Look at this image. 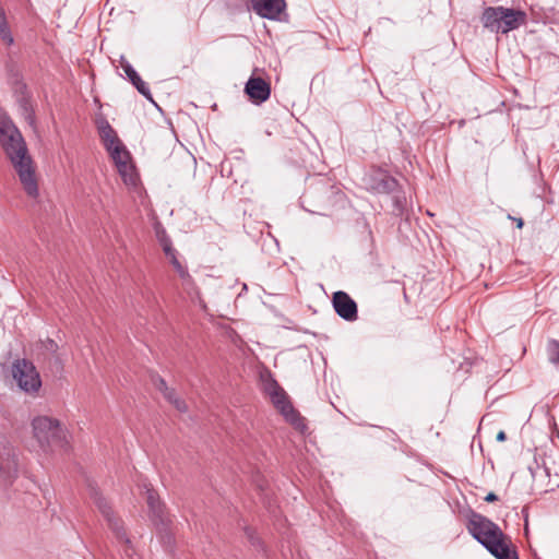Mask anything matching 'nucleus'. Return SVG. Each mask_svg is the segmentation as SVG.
Instances as JSON below:
<instances>
[{
    "instance_id": "obj_1",
    "label": "nucleus",
    "mask_w": 559,
    "mask_h": 559,
    "mask_svg": "<svg viewBox=\"0 0 559 559\" xmlns=\"http://www.w3.org/2000/svg\"><path fill=\"white\" fill-rule=\"evenodd\" d=\"M0 146L17 174L26 194L37 198L38 183L33 158L21 131L4 112H0Z\"/></svg>"
},
{
    "instance_id": "obj_2",
    "label": "nucleus",
    "mask_w": 559,
    "mask_h": 559,
    "mask_svg": "<svg viewBox=\"0 0 559 559\" xmlns=\"http://www.w3.org/2000/svg\"><path fill=\"white\" fill-rule=\"evenodd\" d=\"M466 528L484 548L497 559H519L511 538L500 526L485 515L472 512Z\"/></svg>"
},
{
    "instance_id": "obj_3",
    "label": "nucleus",
    "mask_w": 559,
    "mask_h": 559,
    "mask_svg": "<svg viewBox=\"0 0 559 559\" xmlns=\"http://www.w3.org/2000/svg\"><path fill=\"white\" fill-rule=\"evenodd\" d=\"M527 15L524 11L503 5L485 7L480 15L483 27L491 33L508 34L526 24Z\"/></svg>"
},
{
    "instance_id": "obj_4",
    "label": "nucleus",
    "mask_w": 559,
    "mask_h": 559,
    "mask_svg": "<svg viewBox=\"0 0 559 559\" xmlns=\"http://www.w3.org/2000/svg\"><path fill=\"white\" fill-rule=\"evenodd\" d=\"M33 433L40 449L48 452L67 451V431L61 427L59 420L38 416L32 421Z\"/></svg>"
},
{
    "instance_id": "obj_5",
    "label": "nucleus",
    "mask_w": 559,
    "mask_h": 559,
    "mask_svg": "<svg viewBox=\"0 0 559 559\" xmlns=\"http://www.w3.org/2000/svg\"><path fill=\"white\" fill-rule=\"evenodd\" d=\"M12 374L19 388L26 393H36L41 386L36 367L26 359H19L13 364Z\"/></svg>"
},
{
    "instance_id": "obj_6",
    "label": "nucleus",
    "mask_w": 559,
    "mask_h": 559,
    "mask_svg": "<svg viewBox=\"0 0 559 559\" xmlns=\"http://www.w3.org/2000/svg\"><path fill=\"white\" fill-rule=\"evenodd\" d=\"M90 497L106 519L108 526L115 533L116 537L123 542L126 545H130V539L127 537V533L123 528L122 521L115 515L108 501L102 496L97 487L88 485Z\"/></svg>"
},
{
    "instance_id": "obj_7",
    "label": "nucleus",
    "mask_w": 559,
    "mask_h": 559,
    "mask_svg": "<svg viewBox=\"0 0 559 559\" xmlns=\"http://www.w3.org/2000/svg\"><path fill=\"white\" fill-rule=\"evenodd\" d=\"M274 407L281 413L285 420L290 424L296 430L301 433L308 429L306 419L293 406L287 393L283 390L274 392V395L270 397Z\"/></svg>"
},
{
    "instance_id": "obj_8",
    "label": "nucleus",
    "mask_w": 559,
    "mask_h": 559,
    "mask_svg": "<svg viewBox=\"0 0 559 559\" xmlns=\"http://www.w3.org/2000/svg\"><path fill=\"white\" fill-rule=\"evenodd\" d=\"M107 152L115 163L123 182L128 186H135L138 176L131 160V155L123 143L121 142L108 148Z\"/></svg>"
},
{
    "instance_id": "obj_9",
    "label": "nucleus",
    "mask_w": 559,
    "mask_h": 559,
    "mask_svg": "<svg viewBox=\"0 0 559 559\" xmlns=\"http://www.w3.org/2000/svg\"><path fill=\"white\" fill-rule=\"evenodd\" d=\"M364 182L367 190L378 194H389L399 188L397 180L388 171L380 168L372 169L370 173H368L364 178Z\"/></svg>"
},
{
    "instance_id": "obj_10",
    "label": "nucleus",
    "mask_w": 559,
    "mask_h": 559,
    "mask_svg": "<svg viewBox=\"0 0 559 559\" xmlns=\"http://www.w3.org/2000/svg\"><path fill=\"white\" fill-rule=\"evenodd\" d=\"M333 308L338 317L346 321H355L358 318L356 301L345 292L338 290L332 297Z\"/></svg>"
},
{
    "instance_id": "obj_11",
    "label": "nucleus",
    "mask_w": 559,
    "mask_h": 559,
    "mask_svg": "<svg viewBox=\"0 0 559 559\" xmlns=\"http://www.w3.org/2000/svg\"><path fill=\"white\" fill-rule=\"evenodd\" d=\"M148 510L152 522L160 533L162 540L170 546L173 544V536L167 531L170 521L165 512L164 503L159 499L154 504H150Z\"/></svg>"
},
{
    "instance_id": "obj_12",
    "label": "nucleus",
    "mask_w": 559,
    "mask_h": 559,
    "mask_svg": "<svg viewBox=\"0 0 559 559\" xmlns=\"http://www.w3.org/2000/svg\"><path fill=\"white\" fill-rule=\"evenodd\" d=\"M245 92L253 104L260 105L270 98L271 86L264 79L251 76L246 83Z\"/></svg>"
},
{
    "instance_id": "obj_13",
    "label": "nucleus",
    "mask_w": 559,
    "mask_h": 559,
    "mask_svg": "<svg viewBox=\"0 0 559 559\" xmlns=\"http://www.w3.org/2000/svg\"><path fill=\"white\" fill-rule=\"evenodd\" d=\"M252 10L261 17L276 20L286 8L285 0H251Z\"/></svg>"
},
{
    "instance_id": "obj_14",
    "label": "nucleus",
    "mask_w": 559,
    "mask_h": 559,
    "mask_svg": "<svg viewBox=\"0 0 559 559\" xmlns=\"http://www.w3.org/2000/svg\"><path fill=\"white\" fill-rule=\"evenodd\" d=\"M16 474L17 462L14 449L9 443H4L0 450V477L11 480Z\"/></svg>"
},
{
    "instance_id": "obj_15",
    "label": "nucleus",
    "mask_w": 559,
    "mask_h": 559,
    "mask_svg": "<svg viewBox=\"0 0 559 559\" xmlns=\"http://www.w3.org/2000/svg\"><path fill=\"white\" fill-rule=\"evenodd\" d=\"M120 66L123 69L129 81L134 85L140 94L147 99L152 100V94L146 83L141 79L138 72L134 70L132 64L122 56L120 58Z\"/></svg>"
},
{
    "instance_id": "obj_16",
    "label": "nucleus",
    "mask_w": 559,
    "mask_h": 559,
    "mask_svg": "<svg viewBox=\"0 0 559 559\" xmlns=\"http://www.w3.org/2000/svg\"><path fill=\"white\" fill-rule=\"evenodd\" d=\"M342 192L341 190L334 186L330 185L328 182L321 183L313 189H310L307 193V197L310 199H323L324 203L331 204L332 199H336L337 197H341Z\"/></svg>"
},
{
    "instance_id": "obj_17",
    "label": "nucleus",
    "mask_w": 559,
    "mask_h": 559,
    "mask_svg": "<svg viewBox=\"0 0 559 559\" xmlns=\"http://www.w3.org/2000/svg\"><path fill=\"white\" fill-rule=\"evenodd\" d=\"M97 129L100 141L104 144L106 151L121 143L120 139L117 135V132L114 130V128L106 119H100L97 122Z\"/></svg>"
},
{
    "instance_id": "obj_18",
    "label": "nucleus",
    "mask_w": 559,
    "mask_h": 559,
    "mask_svg": "<svg viewBox=\"0 0 559 559\" xmlns=\"http://www.w3.org/2000/svg\"><path fill=\"white\" fill-rule=\"evenodd\" d=\"M0 38L7 46H12L14 44V37L11 32V28L8 24L7 15L4 9L0 4Z\"/></svg>"
},
{
    "instance_id": "obj_19",
    "label": "nucleus",
    "mask_w": 559,
    "mask_h": 559,
    "mask_svg": "<svg viewBox=\"0 0 559 559\" xmlns=\"http://www.w3.org/2000/svg\"><path fill=\"white\" fill-rule=\"evenodd\" d=\"M546 353L548 361L559 368V341L549 340L547 342Z\"/></svg>"
},
{
    "instance_id": "obj_20",
    "label": "nucleus",
    "mask_w": 559,
    "mask_h": 559,
    "mask_svg": "<svg viewBox=\"0 0 559 559\" xmlns=\"http://www.w3.org/2000/svg\"><path fill=\"white\" fill-rule=\"evenodd\" d=\"M156 237L163 248L165 254L171 253L174 249L170 237L167 235L164 228H156Z\"/></svg>"
},
{
    "instance_id": "obj_21",
    "label": "nucleus",
    "mask_w": 559,
    "mask_h": 559,
    "mask_svg": "<svg viewBox=\"0 0 559 559\" xmlns=\"http://www.w3.org/2000/svg\"><path fill=\"white\" fill-rule=\"evenodd\" d=\"M152 381L156 389L163 393L164 397H171L173 389L168 388L166 381L162 377L155 374L152 377Z\"/></svg>"
},
{
    "instance_id": "obj_22",
    "label": "nucleus",
    "mask_w": 559,
    "mask_h": 559,
    "mask_svg": "<svg viewBox=\"0 0 559 559\" xmlns=\"http://www.w3.org/2000/svg\"><path fill=\"white\" fill-rule=\"evenodd\" d=\"M171 397H165L169 403H171L177 411L185 413L188 411V406L183 400H181L173 389Z\"/></svg>"
},
{
    "instance_id": "obj_23",
    "label": "nucleus",
    "mask_w": 559,
    "mask_h": 559,
    "mask_svg": "<svg viewBox=\"0 0 559 559\" xmlns=\"http://www.w3.org/2000/svg\"><path fill=\"white\" fill-rule=\"evenodd\" d=\"M281 390H283V388L272 377H270V379L264 382V391L269 397L274 395V392H280Z\"/></svg>"
},
{
    "instance_id": "obj_24",
    "label": "nucleus",
    "mask_w": 559,
    "mask_h": 559,
    "mask_svg": "<svg viewBox=\"0 0 559 559\" xmlns=\"http://www.w3.org/2000/svg\"><path fill=\"white\" fill-rule=\"evenodd\" d=\"M159 500V497L157 492L152 488H146V502L147 506L154 504L156 501Z\"/></svg>"
},
{
    "instance_id": "obj_25",
    "label": "nucleus",
    "mask_w": 559,
    "mask_h": 559,
    "mask_svg": "<svg viewBox=\"0 0 559 559\" xmlns=\"http://www.w3.org/2000/svg\"><path fill=\"white\" fill-rule=\"evenodd\" d=\"M166 257L169 259V261H170V263H171V265L174 266L175 270L180 269V266H182V264L180 263V261L177 258V251L176 250H173L171 253L166 254Z\"/></svg>"
},
{
    "instance_id": "obj_26",
    "label": "nucleus",
    "mask_w": 559,
    "mask_h": 559,
    "mask_svg": "<svg viewBox=\"0 0 559 559\" xmlns=\"http://www.w3.org/2000/svg\"><path fill=\"white\" fill-rule=\"evenodd\" d=\"M44 347L46 348V350H48L52 354H55L58 350V344L53 340H50V338H47L44 342Z\"/></svg>"
},
{
    "instance_id": "obj_27",
    "label": "nucleus",
    "mask_w": 559,
    "mask_h": 559,
    "mask_svg": "<svg viewBox=\"0 0 559 559\" xmlns=\"http://www.w3.org/2000/svg\"><path fill=\"white\" fill-rule=\"evenodd\" d=\"M176 272L178 273V275L180 276V278L183 282H190L191 281V276H190L188 270L183 265L180 266V269H177Z\"/></svg>"
},
{
    "instance_id": "obj_28",
    "label": "nucleus",
    "mask_w": 559,
    "mask_h": 559,
    "mask_svg": "<svg viewBox=\"0 0 559 559\" xmlns=\"http://www.w3.org/2000/svg\"><path fill=\"white\" fill-rule=\"evenodd\" d=\"M176 272L178 273V275L180 276V278L183 282H190L191 281V276H190L188 270L183 265L180 266V269H177Z\"/></svg>"
},
{
    "instance_id": "obj_29",
    "label": "nucleus",
    "mask_w": 559,
    "mask_h": 559,
    "mask_svg": "<svg viewBox=\"0 0 559 559\" xmlns=\"http://www.w3.org/2000/svg\"><path fill=\"white\" fill-rule=\"evenodd\" d=\"M246 534H247V536H248V538H249V540L251 542L252 545L260 544V540L253 536V532L250 528L246 530Z\"/></svg>"
},
{
    "instance_id": "obj_30",
    "label": "nucleus",
    "mask_w": 559,
    "mask_h": 559,
    "mask_svg": "<svg viewBox=\"0 0 559 559\" xmlns=\"http://www.w3.org/2000/svg\"><path fill=\"white\" fill-rule=\"evenodd\" d=\"M498 496L495 493V492H489L487 493V496L484 498V500L486 502H495V501H498Z\"/></svg>"
},
{
    "instance_id": "obj_31",
    "label": "nucleus",
    "mask_w": 559,
    "mask_h": 559,
    "mask_svg": "<svg viewBox=\"0 0 559 559\" xmlns=\"http://www.w3.org/2000/svg\"><path fill=\"white\" fill-rule=\"evenodd\" d=\"M497 441L499 442H503L506 441L507 439V435L503 430H500L498 433H497V437H496Z\"/></svg>"
},
{
    "instance_id": "obj_32",
    "label": "nucleus",
    "mask_w": 559,
    "mask_h": 559,
    "mask_svg": "<svg viewBox=\"0 0 559 559\" xmlns=\"http://www.w3.org/2000/svg\"><path fill=\"white\" fill-rule=\"evenodd\" d=\"M511 218V216H509ZM512 219H514L516 222V226L518 228H522L523 227V219L522 218H514L512 217Z\"/></svg>"
},
{
    "instance_id": "obj_33",
    "label": "nucleus",
    "mask_w": 559,
    "mask_h": 559,
    "mask_svg": "<svg viewBox=\"0 0 559 559\" xmlns=\"http://www.w3.org/2000/svg\"><path fill=\"white\" fill-rule=\"evenodd\" d=\"M258 487L261 489V490H264V485L261 483V484H258Z\"/></svg>"
},
{
    "instance_id": "obj_34",
    "label": "nucleus",
    "mask_w": 559,
    "mask_h": 559,
    "mask_svg": "<svg viewBox=\"0 0 559 559\" xmlns=\"http://www.w3.org/2000/svg\"><path fill=\"white\" fill-rule=\"evenodd\" d=\"M311 213H318V214H321L319 211H314V210H309Z\"/></svg>"
}]
</instances>
